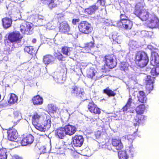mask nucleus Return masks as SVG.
Segmentation results:
<instances>
[{"label": "nucleus", "instance_id": "f257e3e1", "mask_svg": "<svg viewBox=\"0 0 159 159\" xmlns=\"http://www.w3.org/2000/svg\"><path fill=\"white\" fill-rule=\"evenodd\" d=\"M134 61L140 67L146 66L149 62L147 54L144 51H138L134 57Z\"/></svg>", "mask_w": 159, "mask_h": 159}, {"label": "nucleus", "instance_id": "f03ea898", "mask_svg": "<svg viewBox=\"0 0 159 159\" xmlns=\"http://www.w3.org/2000/svg\"><path fill=\"white\" fill-rule=\"evenodd\" d=\"M133 13L143 21L149 19L150 15L147 9L141 8L140 2L136 4Z\"/></svg>", "mask_w": 159, "mask_h": 159}, {"label": "nucleus", "instance_id": "7ed1b4c3", "mask_svg": "<svg viewBox=\"0 0 159 159\" xmlns=\"http://www.w3.org/2000/svg\"><path fill=\"white\" fill-rule=\"evenodd\" d=\"M151 64L154 67L152 68L151 73L153 75H157L159 74V55L155 52H152L151 53Z\"/></svg>", "mask_w": 159, "mask_h": 159}, {"label": "nucleus", "instance_id": "20e7f679", "mask_svg": "<svg viewBox=\"0 0 159 159\" xmlns=\"http://www.w3.org/2000/svg\"><path fill=\"white\" fill-rule=\"evenodd\" d=\"M146 107L144 104H140L135 109L136 115L135 117L134 120V126L139 125L141 122L142 120L144 119V116L143 114L145 109Z\"/></svg>", "mask_w": 159, "mask_h": 159}, {"label": "nucleus", "instance_id": "39448f33", "mask_svg": "<svg viewBox=\"0 0 159 159\" xmlns=\"http://www.w3.org/2000/svg\"><path fill=\"white\" fill-rule=\"evenodd\" d=\"M78 28L79 32L84 34H89L93 30L91 24L87 21H81L78 24Z\"/></svg>", "mask_w": 159, "mask_h": 159}, {"label": "nucleus", "instance_id": "423d86ee", "mask_svg": "<svg viewBox=\"0 0 159 159\" xmlns=\"http://www.w3.org/2000/svg\"><path fill=\"white\" fill-rule=\"evenodd\" d=\"M103 61L107 66L108 69H111L115 68L117 65V62L113 54H107L103 57Z\"/></svg>", "mask_w": 159, "mask_h": 159}, {"label": "nucleus", "instance_id": "0eeeda50", "mask_svg": "<svg viewBox=\"0 0 159 159\" xmlns=\"http://www.w3.org/2000/svg\"><path fill=\"white\" fill-rule=\"evenodd\" d=\"M23 38L22 35L19 31H14L8 34V40L11 43H19Z\"/></svg>", "mask_w": 159, "mask_h": 159}, {"label": "nucleus", "instance_id": "6e6552de", "mask_svg": "<svg viewBox=\"0 0 159 159\" xmlns=\"http://www.w3.org/2000/svg\"><path fill=\"white\" fill-rule=\"evenodd\" d=\"M33 28L31 23L24 21L20 26V30L24 34H31L33 33Z\"/></svg>", "mask_w": 159, "mask_h": 159}, {"label": "nucleus", "instance_id": "1a4fd4ad", "mask_svg": "<svg viewBox=\"0 0 159 159\" xmlns=\"http://www.w3.org/2000/svg\"><path fill=\"white\" fill-rule=\"evenodd\" d=\"M147 25L152 29L159 28V18L154 14H150Z\"/></svg>", "mask_w": 159, "mask_h": 159}, {"label": "nucleus", "instance_id": "9d476101", "mask_svg": "<svg viewBox=\"0 0 159 159\" xmlns=\"http://www.w3.org/2000/svg\"><path fill=\"white\" fill-rule=\"evenodd\" d=\"M71 94L78 98L84 99L85 98V94L83 90L77 86L74 85L70 89Z\"/></svg>", "mask_w": 159, "mask_h": 159}, {"label": "nucleus", "instance_id": "9b49d317", "mask_svg": "<svg viewBox=\"0 0 159 159\" xmlns=\"http://www.w3.org/2000/svg\"><path fill=\"white\" fill-rule=\"evenodd\" d=\"M155 78L150 75H147L145 80V84L146 91L148 93L153 90V83L154 82Z\"/></svg>", "mask_w": 159, "mask_h": 159}, {"label": "nucleus", "instance_id": "f8f14e48", "mask_svg": "<svg viewBox=\"0 0 159 159\" xmlns=\"http://www.w3.org/2000/svg\"><path fill=\"white\" fill-rule=\"evenodd\" d=\"M87 108L89 111L92 114L98 115L101 114V109L93 101L89 102L87 105Z\"/></svg>", "mask_w": 159, "mask_h": 159}, {"label": "nucleus", "instance_id": "ddd939ff", "mask_svg": "<svg viewBox=\"0 0 159 159\" xmlns=\"http://www.w3.org/2000/svg\"><path fill=\"white\" fill-rule=\"evenodd\" d=\"M34 141V137L31 134L24 135L20 143L22 146H26L32 144Z\"/></svg>", "mask_w": 159, "mask_h": 159}, {"label": "nucleus", "instance_id": "4468645a", "mask_svg": "<svg viewBox=\"0 0 159 159\" xmlns=\"http://www.w3.org/2000/svg\"><path fill=\"white\" fill-rule=\"evenodd\" d=\"M7 139L10 141L15 140L17 137L18 133L17 130L12 127L10 128L7 130Z\"/></svg>", "mask_w": 159, "mask_h": 159}, {"label": "nucleus", "instance_id": "2eb2a0df", "mask_svg": "<svg viewBox=\"0 0 159 159\" xmlns=\"http://www.w3.org/2000/svg\"><path fill=\"white\" fill-rule=\"evenodd\" d=\"M73 139V144L75 147H80L83 144L84 139L82 136L76 135L75 136Z\"/></svg>", "mask_w": 159, "mask_h": 159}, {"label": "nucleus", "instance_id": "dca6fc26", "mask_svg": "<svg viewBox=\"0 0 159 159\" xmlns=\"http://www.w3.org/2000/svg\"><path fill=\"white\" fill-rule=\"evenodd\" d=\"M54 57L51 54H47L43 56V62L46 66L54 64Z\"/></svg>", "mask_w": 159, "mask_h": 159}, {"label": "nucleus", "instance_id": "f3484780", "mask_svg": "<svg viewBox=\"0 0 159 159\" xmlns=\"http://www.w3.org/2000/svg\"><path fill=\"white\" fill-rule=\"evenodd\" d=\"M111 144L112 146L114 147L115 149L117 151L121 150L123 148V145L120 139L112 138L111 140Z\"/></svg>", "mask_w": 159, "mask_h": 159}, {"label": "nucleus", "instance_id": "a211bd4d", "mask_svg": "<svg viewBox=\"0 0 159 159\" xmlns=\"http://www.w3.org/2000/svg\"><path fill=\"white\" fill-rule=\"evenodd\" d=\"M66 135L71 136L73 135L77 131L76 127L73 125L68 124L64 126Z\"/></svg>", "mask_w": 159, "mask_h": 159}, {"label": "nucleus", "instance_id": "6ab92c4d", "mask_svg": "<svg viewBox=\"0 0 159 159\" xmlns=\"http://www.w3.org/2000/svg\"><path fill=\"white\" fill-rule=\"evenodd\" d=\"M56 0H41V2L44 5H47L50 9H52L57 7V4L54 2ZM59 4L60 2H62V0H57Z\"/></svg>", "mask_w": 159, "mask_h": 159}, {"label": "nucleus", "instance_id": "aec40b11", "mask_svg": "<svg viewBox=\"0 0 159 159\" xmlns=\"http://www.w3.org/2000/svg\"><path fill=\"white\" fill-rule=\"evenodd\" d=\"M138 101L142 104L147 103V98L145 93L143 91H139L137 96Z\"/></svg>", "mask_w": 159, "mask_h": 159}, {"label": "nucleus", "instance_id": "412c9836", "mask_svg": "<svg viewBox=\"0 0 159 159\" xmlns=\"http://www.w3.org/2000/svg\"><path fill=\"white\" fill-rule=\"evenodd\" d=\"M55 132L56 136L60 139H64L66 135L64 127L57 128Z\"/></svg>", "mask_w": 159, "mask_h": 159}, {"label": "nucleus", "instance_id": "4be33fe9", "mask_svg": "<svg viewBox=\"0 0 159 159\" xmlns=\"http://www.w3.org/2000/svg\"><path fill=\"white\" fill-rule=\"evenodd\" d=\"M133 25V22L129 19L117 24L118 26L123 28L126 30L131 29Z\"/></svg>", "mask_w": 159, "mask_h": 159}, {"label": "nucleus", "instance_id": "5701e85b", "mask_svg": "<svg viewBox=\"0 0 159 159\" xmlns=\"http://www.w3.org/2000/svg\"><path fill=\"white\" fill-rule=\"evenodd\" d=\"M59 28V31L62 33H67L69 32L70 30L69 25L66 21H62L60 23Z\"/></svg>", "mask_w": 159, "mask_h": 159}, {"label": "nucleus", "instance_id": "b1692460", "mask_svg": "<svg viewBox=\"0 0 159 159\" xmlns=\"http://www.w3.org/2000/svg\"><path fill=\"white\" fill-rule=\"evenodd\" d=\"M99 7L96 4L89 6L85 9L84 12L87 15H91L99 9Z\"/></svg>", "mask_w": 159, "mask_h": 159}, {"label": "nucleus", "instance_id": "393cba45", "mask_svg": "<svg viewBox=\"0 0 159 159\" xmlns=\"http://www.w3.org/2000/svg\"><path fill=\"white\" fill-rule=\"evenodd\" d=\"M32 102L34 105H40L43 103V99L39 95H37L33 97L31 99Z\"/></svg>", "mask_w": 159, "mask_h": 159}, {"label": "nucleus", "instance_id": "a878e982", "mask_svg": "<svg viewBox=\"0 0 159 159\" xmlns=\"http://www.w3.org/2000/svg\"><path fill=\"white\" fill-rule=\"evenodd\" d=\"M94 41H93L87 43L85 44L84 47L83 48V50L86 53H89L91 51V49L94 47Z\"/></svg>", "mask_w": 159, "mask_h": 159}, {"label": "nucleus", "instance_id": "bb28decb", "mask_svg": "<svg viewBox=\"0 0 159 159\" xmlns=\"http://www.w3.org/2000/svg\"><path fill=\"white\" fill-rule=\"evenodd\" d=\"M2 25L5 29L10 27L12 24V20L11 18L5 17L2 19Z\"/></svg>", "mask_w": 159, "mask_h": 159}, {"label": "nucleus", "instance_id": "cd10ccee", "mask_svg": "<svg viewBox=\"0 0 159 159\" xmlns=\"http://www.w3.org/2000/svg\"><path fill=\"white\" fill-rule=\"evenodd\" d=\"M51 121L50 118L46 117L45 120L44 121L43 123V131H45L48 130L50 128L51 126Z\"/></svg>", "mask_w": 159, "mask_h": 159}, {"label": "nucleus", "instance_id": "c85d7f7f", "mask_svg": "<svg viewBox=\"0 0 159 159\" xmlns=\"http://www.w3.org/2000/svg\"><path fill=\"white\" fill-rule=\"evenodd\" d=\"M24 51L32 55H34L36 52V49L33 47L31 46H27L25 47Z\"/></svg>", "mask_w": 159, "mask_h": 159}, {"label": "nucleus", "instance_id": "c756f323", "mask_svg": "<svg viewBox=\"0 0 159 159\" xmlns=\"http://www.w3.org/2000/svg\"><path fill=\"white\" fill-rule=\"evenodd\" d=\"M114 91L112 90L109 87H107L103 90L102 92L109 97H114L116 95V93Z\"/></svg>", "mask_w": 159, "mask_h": 159}, {"label": "nucleus", "instance_id": "7c9ffc66", "mask_svg": "<svg viewBox=\"0 0 159 159\" xmlns=\"http://www.w3.org/2000/svg\"><path fill=\"white\" fill-rule=\"evenodd\" d=\"M111 39L112 43L114 44H120L121 41V37L116 34H112Z\"/></svg>", "mask_w": 159, "mask_h": 159}, {"label": "nucleus", "instance_id": "2f4dec72", "mask_svg": "<svg viewBox=\"0 0 159 159\" xmlns=\"http://www.w3.org/2000/svg\"><path fill=\"white\" fill-rule=\"evenodd\" d=\"M53 55L55 59H56L62 62L65 61V57L60 52H54Z\"/></svg>", "mask_w": 159, "mask_h": 159}, {"label": "nucleus", "instance_id": "473e14b6", "mask_svg": "<svg viewBox=\"0 0 159 159\" xmlns=\"http://www.w3.org/2000/svg\"><path fill=\"white\" fill-rule=\"evenodd\" d=\"M42 115L40 114L39 112H34L32 116V123L34 122L40 120Z\"/></svg>", "mask_w": 159, "mask_h": 159}, {"label": "nucleus", "instance_id": "72a5a7b5", "mask_svg": "<svg viewBox=\"0 0 159 159\" xmlns=\"http://www.w3.org/2000/svg\"><path fill=\"white\" fill-rule=\"evenodd\" d=\"M10 97L8 100V102L10 104H14L16 103L18 100V97L15 94L11 93Z\"/></svg>", "mask_w": 159, "mask_h": 159}, {"label": "nucleus", "instance_id": "f704fd0d", "mask_svg": "<svg viewBox=\"0 0 159 159\" xmlns=\"http://www.w3.org/2000/svg\"><path fill=\"white\" fill-rule=\"evenodd\" d=\"M95 75V70L94 69L90 68L87 70L86 76L88 78L92 79Z\"/></svg>", "mask_w": 159, "mask_h": 159}, {"label": "nucleus", "instance_id": "c9c22d12", "mask_svg": "<svg viewBox=\"0 0 159 159\" xmlns=\"http://www.w3.org/2000/svg\"><path fill=\"white\" fill-rule=\"evenodd\" d=\"M118 156L119 159H128L129 156L125 150H121L118 152Z\"/></svg>", "mask_w": 159, "mask_h": 159}, {"label": "nucleus", "instance_id": "e433bc0d", "mask_svg": "<svg viewBox=\"0 0 159 159\" xmlns=\"http://www.w3.org/2000/svg\"><path fill=\"white\" fill-rule=\"evenodd\" d=\"M34 127L37 130L43 131V123L40 120L32 123Z\"/></svg>", "mask_w": 159, "mask_h": 159}, {"label": "nucleus", "instance_id": "4c0bfd02", "mask_svg": "<svg viewBox=\"0 0 159 159\" xmlns=\"http://www.w3.org/2000/svg\"><path fill=\"white\" fill-rule=\"evenodd\" d=\"M6 149L2 148L0 149V159H7V155Z\"/></svg>", "mask_w": 159, "mask_h": 159}, {"label": "nucleus", "instance_id": "58836bf2", "mask_svg": "<svg viewBox=\"0 0 159 159\" xmlns=\"http://www.w3.org/2000/svg\"><path fill=\"white\" fill-rule=\"evenodd\" d=\"M120 20L117 21V24L125 20H129L128 17L126 15L125 12H124L123 13L121 11H120Z\"/></svg>", "mask_w": 159, "mask_h": 159}, {"label": "nucleus", "instance_id": "ea45409f", "mask_svg": "<svg viewBox=\"0 0 159 159\" xmlns=\"http://www.w3.org/2000/svg\"><path fill=\"white\" fill-rule=\"evenodd\" d=\"M61 51L62 53L66 56L70 55L69 52L70 48L69 47L65 46L62 47L61 48Z\"/></svg>", "mask_w": 159, "mask_h": 159}, {"label": "nucleus", "instance_id": "a19ab883", "mask_svg": "<svg viewBox=\"0 0 159 159\" xmlns=\"http://www.w3.org/2000/svg\"><path fill=\"white\" fill-rule=\"evenodd\" d=\"M126 139L128 141L132 143L133 140L135 139V136L132 134H129L128 135H126L125 137Z\"/></svg>", "mask_w": 159, "mask_h": 159}, {"label": "nucleus", "instance_id": "79ce46f5", "mask_svg": "<svg viewBox=\"0 0 159 159\" xmlns=\"http://www.w3.org/2000/svg\"><path fill=\"white\" fill-rule=\"evenodd\" d=\"M48 108L49 111L52 113L55 112L57 111L56 107L52 105H49Z\"/></svg>", "mask_w": 159, "mask_h": 159}, {"label": "nucleus", "instance_id": "37998d69", "mask_svg": "<svg viewBox=\"0 0 159 159\" xmlns=\"http://www.w3.org/2000/svg\"><path fill=\"white\" fill-rule=\"evenodd\" d=\"M120 69L122 71H125L128 69V67L125 64H121L120 66Z\"/></svg>", "mask_w": 159, "mask_h": 159}, {"label": "nucleus", "instance_id": "c03bdc74", "mask_svg": "<svg viewBox=\"0 0 159 159\" xmlns=\"http://www.w3.org/2000/svg\"><path fill=\"white\" fill-rule=\"evenodd\" d=\"M111 145V143H110L109 142H106L105 144V147L109 150H112V148Z\"/></svg>", "mask_w": 159, "mask_h": 159}, {"label": "nucleus", "instance_id": "a18cd8bd", "mask_svg": "<svg viewBox=\"0 0 159 159\" xmlns=\"http://www.w3.org/2000/svg\"><path fill=\"white\" fill-rule=\"evenodd\" d=\"M130 107L129 106L125 104L122 108V110L123 112L126 111L127 110L129 109Z\"/></svg>", "mask_w": 159, "mask_h": 159}, {"label": "nucleus", "instance_id": "49530a36", "mask_svg": "<svg viewBox=\"0 0 159 159\" xmlns=\"http://www.w3.org/2000/svg\"><path fill=\"white\" fill-rule=\"evenodd\" d=\"M80 21V19L79 18L77 19H73L72 20V23L74 25H76L77 23L79 22Z\"/></svg>", "mask_w": 159, "mask_h": 159}, {"label": "nucleus", "instance_id": "de8ad7c7", "mask_svg": "<svg viewBox=\"0 0 159 159\" xmlns=\"http://www.w3.org/2000/svg\"><path fill=\"white\" fill-rule=\"evenodd\" d=\"M132 99L131 97L129 98L126 104L129 106L131 107Z\"/></svg>", "mask_w": 159, "mask_h": 159}, {"label": "nucleus", "instance_id": "09e8293b", "mask_svg": "<svg viewBox=\"0 0 159 159\" xmlns=\"http://www.w3.org/2000/svg\"><path fill=\"white\" fill-rule=\"evenodd\" d=\"M105 0H97V2H99L100 5L104 6L105 5Z\"/></svg>", "mask_w": 159, "mask_h": 159}, {"label": "nucleus", "instance_id": "8fccbe9b", "mask_svg": "<svg viewBox=\"0 0 159 159\" xmlns=\"http://www.w3.org/2000/svg\"><path fill=\"white\" fill-rule=\"evenodd\" d=\"M107 67L105 65V63L104 65L103 66L102 68V70H103V71L105 72H106L108 70L107 68Z\"/></svg>", "mask_w": 159, "mask_h": 159}, {"label": "nucleus", "instance_id": "3c124183", "mask_svg": "<svg viewBox=\"0 0 159 159\" xmlns=\"http://www.w3.org/2000/svg\"><path fill=\"white\" fill-rule=\"evenodd\" d=\"M102 134V133L101 131L98 130L97 131L96 135L97 136L99 137Z\"/></svg>", "mask_w": 159, "mask_h": 159}, {"label": "nucleus", "instance_id": "603ef678", "mask_svg": "<svg viewBox=\"0 0 159 159\" xmlns=\"http://www.w3.org/2000/svg\"><path fill=\"white\" fill-rule=\"evenodd\" d=\"M13 159H22V158L18 155H15L13 157Z\"/></svg>", "mask_w": 159, "mask_h": 159}, {"label": "nucleus", "instance_id": "864d4df0", "mask_svg": "<svg viewBox=\"0 0 159 159\" xmlns=\"http://www.w3.org/2000/svg\"><path fill=\"white\" fill-rule=\"evenodd\" d=\"M36 39H34L33 40V43H35L36 42Z\"/></svg>", "mask_w": 159, "mask_h": 159}, {"label": "nucleus", "instance_id": "5fc2aeb1", "mask_svg": "<svg viewBox=\"0 0 159 159\" xmlns=\"http://www.w3.org/2000/svg\"><path fill=\"white\" fill-rule=\"evenodd\" d=\"M61 148H62V147L61 146L59 148H58L59 149H61Z\"/></svg>", "mask_w": 159, "mask_h": 159}, {"label": "nucleus", "instance_id": "6e6d98bb", "mask_svg": "<svg viewBox=\"0 0 159 159\" xmlns=\"http://www.w3.org/2000/svg\"><path fill=\"white\" fill-rule=\"evenodd\" d=\"M59 153H61V152H59Z\"/></svg>", "mask_w": 159, "mask_h": 159}]
</instances>
